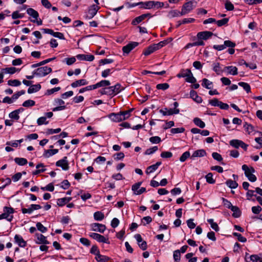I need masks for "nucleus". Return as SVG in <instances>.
<instances>
[{
    "label": "nucleus",
    "instance_id": "obj_25",
    "mask_svg": "<svg viewBox=\"0 0 262 262\" xmlns=\"http://www.w3.org/2000/svg\"><path fill=\"white\" fill-rule=\"evenodd\" d=\"M224 70L225 71L227 70L228 74L232 75H236L238 74L237 69L236 67H234V66L225 67L224 68Z\"/></svg>",
    "mask_w": 262,
    "mask_h": 262
},
{
    "label": "nucleus",
    "instance_id": "obj_2",
    "mask_svg": "<svg viewBox=\"0 0 262 262\" xmlns=\"http://www.w3.org/2000/svg\"><path fill=\"white\" fill-rule=\"evenodd\" d=\"M242 168L244 171L245 176L250 181L254 182L256 181V177L253 174V173L255 172L253 167H249L247 165L244 164L242 166Z\"/></svg>",
    "mask_w": 262,
    "mask_h": 262
},
{
    "label": "nucleus",
    "instance_id": "obj_9",
    "mask_svg": "<svg viewBox=\"0 0 262 262\" xmlns=\"http://www.w3.org/2000/svg\"><path fill=\"white\" fill-rule=\"evenodd\" d=\"M56 166L60 167L63 170H67L69 168V163L67 157H64L63 159L58 160L56 163Z\"/></svg>",
    "mask_w": 262,
    "mask_h": 262
},
{
    "label": "nucleus",
    "instance_id": "obj_50",
    "mask_svg": "<svg viewBox=\"0 0 262 262\" xmlns=\"http://www.w3.org/2000/svg\"><path fill=\"white\" fill-rule=\"evenodd\" d=\"M186 81L191 83H194L196 81V79L193 77L192 72L187 76L185 79Z\"/></svg>",
    "mask_w": 262,
    "mask_h": 262
},
{
    "label": "nucleus",
    "instance_id": "obj_14",
    "mask_svg": "<svg viewBox=\"0 0 262 262\" xmlns=\"http://www.w3.org/2000/svg\"><path fill=\"white\" fill-rule=\"evenodd\" d=\"M159 112L164 116H170L173 114H178L180 113L179 110H173L172 108L168 109L165 108L164 110L161 109Z\"/></svg>",
    "mask_w": 262,
    "mask_h": 262
},
{
    "label": "nucleus",
    "instance_id": "obj_26",
    "mask_svg": "<svg viewBox=\"0 0 262 262\" xmlns=\"http://www.w3.org/2000/svg\"><path fill=\"white\" fill-rule=\"evenodd\" d=\"M45 165L42 163H39L36 166L37 170L33 171L32 174L33 175H37L41 172H43L46 171V169L44 168Z\"/></svg>",
    "mask_w": 262,
    "mask_h": 262
},
{
    "label": "nucleus",
    "instance_id": "obj_18",
    "mask_svg": "<svg viewBox=\"0 0 262 262\" xmlns=\"http://www.w3.org/2000/svg\"><path fill=\"white\" fill-rule=\"evenodd\" d=\"M111 88L114 96L124 90V88L119 83L114 86H111Z\"/></svg>",
    "mask_w": 262,
    "mask_h": 262
},
{
    "label": "nucleus",
    "instance_id": "obj_12",
    "mask_svg": "<svg viewBox=\"0 0 262 262\" xmlns=\"http://www.w3.org/2000/svg\"><path fill=\"white\" fill-rule=\"evenodd\" d=\"M41 208L40 205L37 204H31L29 208H23L21 209L22 213L24 214L29 213L31 214L35 210H38Z\"/></svg>",
    "mask_w": 262,
    "mask_h": 262
},
{
    "label": "nucleus",
    "instance_id": "obj_64",
    "mask_svg": "<svg viewBox=\"0 0 262 262\" xmlns=\"http://www.w3.org/2000/svg\"><path fill=\"white\" fill-rule=\"evenodd\" d=\"M158 168L156 167V166L154 164L150 166H148L146 170V173L147 174H149L156 171Z\"/></svg>",
    "mask_w": 262,
    "mask_h": 262
},
{
    "label": "nucleus",
    "instance_id": "obj_46",
    "mask_svg": "<svg viewBox=\"0 0 262 262\" xmlns=\"http://www.w3.org/2000/svg\"><path fill=\"white\" fill-rule=\"evenodd\" d=\"M169 87V85L167 83H163L158 84L156 85V88L158 90H166Z\"/></svg>",
    "mask_w": 262,
    "mask_h": 262
},
{
    "label": "nucleus",
    "instance_id": "obj_33",
    "mask_svg": "<svg viewBox=\"0 0 262 262\" xmlns=\"http://www.w3.org/2000/svg\"><path fill=\"white\" fill-rule=\"evenodd\" d=\"M36 236L37 239L39 241L38 244H48L49 242L46 239V237L41 234L36 233Z\"/></svg>",
    "mask_w": 262,
    "mask_h": 262
},
{
    "label": "nucleus",
    "instance_id": "obj_1",
    "mask_svg": "<svg viewBox=\"0 0 262 262\" xmlns=\"http://www.w3.org/2000/svg\"><path fill=\"white\" fill-rule=\"evenodd\" d=\"M141 8L150 9L152 8L158 9L164 7V3L160 2L149 1L145 2H140Z\"/></svg>",
    "mask_w": 262,
    "mask_h": 262
},
{
    "label": "nucleus",
    "instance_id": "obj_17",
    "mask_svg": "<svg viewBox=\"0 0 262 262\" xmlns=\"http://www.w3.org/2000/svg\"><path fill=\"white\" fill-rule=\"evenodd\" d=\"M15 242L20 247H26V242L23 239L20 235L16 234L14 236Z\"/></svg>",
    "mask_w": 262,
    "mask_h": 262
},
{
    "label": "nucleus",
    "instance_id": "obj_11",
    "mask_svg": "<svg viewBox=\"0 0 262 262\" xmlns=\"http://www.w3.org/2000/svg\"><path fill=\"white\" fill-rule=\"evenodd\" d=\"M91 226L93 231L99 232L100 233H103L106 229L105 226L100 223H93L91 225Z\"/></svg>",
    "mask_w": 262,
    "mask_h": 262
},
{
    "label": "nucleus",
    "instance_id": "obj_57",
    "mask_svg": "<svg viewBox=\"0 0 262 262\" xmlns=\"http://www.w3.org/2000/svg\"><path fill=\"white\" fill-rule=\"evenodd\" d=\"M9 116L10 118L16 120H18L19 119V114L17 113V112L15 111V110L10 113Z\"/></svg>",
    "mask_w": 262,
    "mask_h": 262
},
{
    "label": "nucleus",
    "instance_id": "obj_60",
    "mask_svg": "<svg viewBox=\"0 0 262 262\" xmlns=\"http://www.w3.org/2000/svg\"><path fill=\"white\" fill-rule=\"evenodd\" d=\"M185 131V128L183 127L180 128H171L170 132L172 134H175L178 133H182Z\"/></svg>",
    "mask_w": 262,
    "mask_h": 262
},
{
    "label": "nucleus",
    "instance_id": "obj_5",
    "mask_svg": "<svg viewBox=\"0 0 262 262\" xmlns=\"http://www.w3.org/2000/svg\"><path fill=\"white\" fill-rule=\"evenodd\" d=\"M193 2L191 0H188L182 6L180 15H185L190 12L195 7L193 5Z\"/></svg>",
    "mask_w": 262,
    "mask_h": 262
},
{
    "label": "nucleus",
    "instance_id": "obj_55",
    "mask_svg": "<svg viewBox=\"0 0 262 262\" xmlns=\"http://www.w3.org/2000/svg\"><path fill=\"white\" fill-rule=\"evenodd\" d=\"M229 21L228 18H225L221 20H219L216 21L215 23L219 27H221L222 26L225 25L227 24Z\"/></svg>",
    "mask_w": 262,
    "mask_h": 262
},
{
    "label": "nucleus",
    "instance_id": "obj_28",
    "mask_svg": "<svg viewBox=\"0 0 262 262\" xmlns=\"http://www.w3.org/2000/svg\"><path fill=\"white\" fill-rule=\"evenodd\" d=\"M58 152L57 149L45 150L43 154V157L49 158L50 157L56 154Z\"/></svg>",
    "mask_w": 262,
    "mask_h": 262
},
{
    "label": "nucleus",
    "instance_id": "obj_10",
    "mask_svg": "<svg viewBox=\"0 0 262 262\" xmlns=\"http://www.w3.org/2000/svg\"><path fill=\"white\" fill-rule=\"evenodd\" d=\"M135 238L136 239L139 247L142 250H145L147 249V243L145 241H143L141 235L136 234L134 236Z\"/></svg>",
    "mask_w": 262,
    "mask_h": 262
},
{
    "label": "nucleus",
    "instance_id": "obj_62",
    "mask_svg": "<svg viewBox=\"0 0 262 262\" xmlns=\"http://www.w3.org/2000/svg\"><path fill=\"white\" fill-rule=\"evenodd\" d=\"M225 6V8L228 11H232L234 8L233 5L229 1H227L226 2Z\"/></svg>",
    "mask_w": 262,
    "mask_h": 262
},
{
    "label": "nucleus",
    "instance_id": "obj_49",
    "mask_svg": "<svg viewBox=\"0 0 262 262\" xmlns=\"http://www.w3.org/2000/svg\"><path fill=\"white\" fill-rule=\"evenodd\" d=\"M61 89L60 87H56L51 89L47 90L45 93L46 95H51L54 93L59 91Z\"/></svg>",
    "mask_w": 262,
    "mask_h": 262
},
{
    "label": "nucleus",
    "instance_id": "obj_35",
    "mask_svg": "<svg viewBox=\"0 0 262 262\" xmlns=\"http://www.w3.org/2000/svg\"><path fill=\"white\" fill-rule=\"evenodd\" d=\"M226 184L231 189H235L237 187L238 184L235 181L229 179L226 182Z\"/></svg>",
    "mask_w": 262,
    "mask_h": 262
},
{
    "label": "nucleus",
    "instance_id": "obj_7",
    "mask_svg": "<svg viewBox=\"0 0 262 262\" xmlns=\"http://www.w3.org/2000/svg\"><path fill=\"white\" fill-rule=\"evenodd\" d=\"M89 236L93 239L96 240L97 242L109 244L110 242L108 238L104 237L101 234L97 233H90Z\"/></svg>",
    "mask_w": 262,
    "mask_h": 262
},
{
    "label": "nucleus",
    "instance_id": "obj_23",
    "mask_svg": "<svg viewBox=\"0 0 262 262\" xmlns=\"http://www.w3.org/2000/svg\"><path fill=\"white\" fill-rule=\"evenodd\" d=\"M88 84V81L85 79L78 80L71 84L73 88H76L80 86L85 85Z\"/></svg>",
    "mask_w": 262,
    "mask_h": 262
},
{
    "label": "nucleus",
    "instance_id": "obj_6",
    "mask_svg": "<svg viewBox=\"0 0 262 262\" xmlns=\"http://www.w3.org/2000/svg\"><path fill=\"white\" fill-rule=\"evenodd\" d=\"M235 46V43L233 42H232L230 40H225L224 42L223 45H214L213 46V48L217 51H222L224 50L227 47L229 48H234Z\"/></svg>",
    "mask_w": 262,
    "mask_h": 262
},
{
    "label": "nucleus",
    "instance_id": "obj_39",
    "mask_svg": "<svg viewBox=\"0 0 262 262\" xmlns=\"http://www.w3.org/2000/svg\"><path fill=\"white\" fill-rule=\"evenodd\" d=\"M242 140H237V139H233L231 140L229 143L230 145L233 146L234 148H238L239 147H241Z\"/></svg>",
    "mask_w": 262,
    "mask_h": 262
},
{
    "label": "nucleus",
    "instance_id": "obj_36",
    "mask_svg": "<svg viewBox=\"0 0 262 262\" xmlns=\"http://www.w3.org/2000/svg\"><path fill=\"white\" fill-rule=\"evenodd\" d=\"M94 218L96 221H100L103 220L104 215L101 211H97L94 213Z\"/></svg>",
    "mask_w": 262,
    "mask_h": 262
},
{
    "label": "nucleus",
    "instance_id": "obj_45",
    "mask_svg": "<svg viewBox=\"0 0 262 262\" xmlns=\"http://www.w3.org/2000/svg\"><path fill=\"white\" fill-rule=\"evenodd\" d=\"M173 256L175 261L179 262L181 258L180 251L179 250L174 251Z\"/></svg>",
    "mask_w": 262,
    "mask_h": 262
},
{
    "label": "nucleus",
    "instance_id": "obj_56",
    "mask_svg": "<svg viewBox=\"0 0 262 262\" xmlns=\"http://www.w3.org/2000/svg\"><path fill=\"white\" fill-rule=\"evenodd\" d=\"M190 156V152L188 151L184 152L180 158L181 162H184L186 159Z\"/></svg>",
    "mask_w": 262,
    "mask_h": 262
},
{
    "label": "nucleus",
    "instance_id": "obj_19",
    "mask_svg": "<svg viewBox=\"0 0 262 262\" xmlns=\"http://www.w3.org/2000/svg\"><path fill=\"white\" fill-rule=\"evenodd\" d=\"M76 57L80 60L92 61L94 59V56L93 55L78 54Z\"/></svg>",
    "mask_w": 262,
    "mask_h": 262
},
{
    "label": "nucleus",
    "instance_id": "obj_54",
    "mask_svg": "<svg viewBox=\"0 0 262 262\" xmlns=\"http://www.w3.org/2000/svg\"><path fill=\"white\" fill-rule=\"evenodd\" d=\"M36 226L37 229L42 233H45L47 231V228L44 227L40 222L37 223Z\"/></svg>",
    "mask_w": 262,
    "mask_h": 262
},
{
    "label": "nucleus",
    "instance_id": "obj_24",
    "mask_svg": "<svg viewBox=\"0 0 262 262\" xmlns=\"http://www.w3.org/2000/svg\"><path fill=\"white\" fill-rule=\"evenodd\" d=\"M157 50H158V49H157L155 45L153 44V45L149 46L146 49H145V50H144V51L143 52V54L145 56H148V55H150V54L154 52H155V51H157Z\"/></svg>",
    "mask_w": 262,
    "mask_h": 262
},
{
    "label": "nucleus",
    "instance_id": "obj_58",
    "mask_svg": "<svg viewBox=\"0 0 262 262\" xmlns=\"http://www.w3.org/2000/svg\"><path fill=\"white\" fill-rule=\"evenodd\" d=\"M149 141L153 144H157L160 143L161 140L158 136H154L149 138Z\"/></svg>",
    "mask_w": 262,
    "mask_h": 262
},
{
    "label": "nucleus",
    "instance_id": "obj_61",
    "mask_svg": "<svg viewBox=\"0 0 262 262\" xmlns=\"http://www.w3.org/2000/svg\"><path fill=\"white\" fill-rule=\"evenodd\" d=\"M167 43H168V41L164 40L155 45L157 49L159 50L162 48L163 47H164V46H165L166 45H167Z\"/></svg>",
    "mask_w": 262,
    "mask_h": 262
},
{
    "label": "nucleus",
    "instance_id": "obj_41",
    "mask_svg": "<svg viewBox=\"0 0 262 262\" xmlns=\"http://www.w3.org/2000/svg\"><path fill=\"white\" fill-rule=\"evenodd\" d=\"M97 88L100 87H105L107 86H109L111 84V82L109 80H102L97 83Z\"/></svg>",
    "mask_w": 262,
    "mask_h": 262
},
{
    "label": "nucleus",
    "instance_id": "obj_20",
    "mask_svg": "<svg viewBox=\"0 0 262 262\" xmlns=\"http://www.w3.org/2000/svg\"><path fill=\"white\" fill-rule=\"evenodd\" d=\"M190 97L196 102L200 103L202 102V99L198 96L197 93L194 90H191L190 92Z\"/></svg>",
    "mask_w": 262,
    "mask_h": 262
},
{
    "label": "nucleus",
    "instance_id": "obj_4",
    "mask_svg": "<svg viewBox=\"0 0 262 262\" xmlns=\"http://www.w3.org/2000/svg\"><path fill=\"white\" fill-rule=\"evenodd\" d=\"M51 68L47 66L37 68L34 71L33 74L38 77H44L52 72Z\"/></svg>",
    "mask_w": 262,
    "mask_h": 262
},
{
    "label": "nucleus",
    "instance_id": "obj_16",
    "mask_svg": "<svg viewBox=\"0 0 262 262\" xmlns=\"http://www.w3.org/2000/svg\"><path fill=\"white\" fill-rule=\"evenodd\" d=\"M213 35V33L210 31L200 32L197 34V37L200 39L206 40Z\"/></svg>",
    "mask_w": 262,
    "mask_h": 262
},
{
    "label": "nucleus",
    "instance_id": "obj_59",
    "mask_svg": "<svg viewBox=\"0 0 262 262\" xmlns=\"http://www.w3.org/2000/svg\"><path fill=\"white\" fill-rule=\"evenodd\" d=\"M206 181L210 184H214L215 180L213 178V176L211 173H209L206 176Z\"/></svg>",
    "mask_w": 262,
    "mask_h": 262
},
{
    "label": "nucleus",
    "instance_id": "obj_29",
    "mask_svg": "<svg viewBox=\"0 0 262 262\" xmlns=\"http://www.w3.org/2000/svg\"><path fill=\"white\" fill-rule=\"evenodd\" d=\"M19 70L17 69L15 67L6 68L2 69V72L4 74H13L17 71H19Z\"/></svg>",
    "mask_w": 262,
    "mask_h": 262
},
{
    "label": "nucleus",
    "instance_id": "obj_48",
    "mask_svg": "<svg viewBox=\"0 0 262 262\" xmlns=\"http://www.w3.org/2000/svg\"><path fill=\"white\" fill-rule=\"evenodd\" d=\"M132 112V110H129L125 112H120V114H121L122 117V120H125L127 118H128L130 116V113Z\"/></svg>",
    "mask_w": 262,
    "mask_h": 262
},
{
    "label": "nucleus",
    "instance_id": "obj_13",
    "mask_svg": "<svg viewBox=\"0 0 262 262\" xmlns=\"http://www.w3.org/2000/svg\"><path fill=\"white\" fill-rule=\"evenodd\" d=\"M139 45L137 42H131L123 47L122 50L124 53L128 54L133 49Z\"/></svg>",
    "mask_w": 262,
    "mask_h": 262
},
{
    "label": "nucleus",
    "instance_id": "obj_32",
    "mask_svg": "<svg viewBox=\"0 0 262 262\" xmlns=\"http://www.w3.org/2000/svg\"><path fill=\"white\" fill-rule=\"evenodd\" d=\"M191 70L190 69H182L181 72L177 75V77L179 78L181 77H187L191 74Z\"/></svg>",
    "mask_w": 262,
    "mask_h": 262
},
{
    "label": "nucleus",
    "instance_id": "obj_51",
    "mask_svg": "<svg viewBox=\"0 0 262 262\" xmlns=\"http://www.w3.org/2000/svg\"><path fill=\"white\" fill-rule=\"evenodd\" d=\"M233 235L234 236L237 237L238 241H239L241 242L245 243L247 241L246 238L243 236L241 234H239L238 233L234 232V233H233Z\"/></svg>",
    "mask_w": 262,
    "mask_h": 262
},
{
    "label": "nucleus",
    "instance_id": "obj_30",
    "mask_svg": "<svg viewBox=\"0 0 262 262\" xmlns=\"http://www.w3.org/2000/svg\"><path fill=\"white\" fill-rule=\"evenodd\" d=\"M202 85L207 89H211L213 87V83L206 78L202 79Z\"/></svg>",
    "mask_w": 262,
    "mask_h": 262
},
{
    "label": "nucleus",
    "instance_id": "obj_3",
    "mask_svg": "<svg viewBox=\"0 0 262 262\" xmlns=\"http://www.w3.org/2000/svg\"><path fill=\"white\" fill-rule=\"evenodd\" d=\"M14 212V209L11 207H5L4 208V213L0 214V220L6 219L8 221L11 222L13 219L12 214Z\"/></svg>",
    "mask_w": 262,
    "mask_h": 262
},
{
    "label": "nucleus",
    "instance_id": "obj_8",
    "mask_svg": "<svg viewBox=\"0 0 262 262\" xmlns=\"http://www.w3.org/2000/svg\"><path fill=\"white\" fill-rule=\"evenodd\" d=\"M99 8V7L97 5H92L86 12L85 18L89 19L92 18L96 14Z\"/></svg>",
    "mask_w": 262,
    "mask_h": 262
},
{
    "label": "nucleus",
    "instance_id": "obj_37",
    "mask_svg": "<svg viewBox=\"0 0 262 262\" xmlns=\"http://www.w3.org/2000/svg\"><path fill=\"white\" fill-rule=\"evenodd\" d=\"M15 162L19 165L23 166L27 164V160L24 158H15Z\"/></svg>",
    "mask_w": 262,
    "mask_h": 262
},
{
    "label": "nucleus",
    "instance_id": "obj_47",
    "mask_svg": "<svg viewBox=\"0 0 262 262\" xmlns=\"http://www.w3.org/2000/svg\"><path fill=\"white\" fill-rule=\"evenodd\" d=\"M35 102L34 100H27L24 102L23 103V106L24 107H28L30 106H33L35 105Z\"/></svg>",
    "mask_w": 262,
    "mask_h": 262
},
{
    "label": "nucleus",
    "instance_id": "obj_44",
    "mask_svg": "<svg viewBox=\"0 0 262 262\" xmlns=\"http://www.w3.org/2000/svg\"><path fill=\"white\" fill-rule=\"evenodd\" d=\"M8 84L10 86H18L21 84V82L17 79L9 80L8 81Z\"/></svg>",
    "mask_w": 262,
    "mask_h": 262
},
{
    "label": "nucleus",
    "instance_id": "obj_27",
    "mask_svg": "<svg viewBox=\"0 0 262 262\" xmlns=\"http://www.w3.org/2000/svg\"><path fill=\"white\" fill-rule=\"evenodd\" d=\"M41 89V85L39 84H37L35 85H31L28 90V93L29 94L33 93L35 92H37L38 91H39Z\"/></svg>",
    "mask_w": 262,
    "mask_h": 262
},
{
    "label": "nucleus",
    "instance_id": "obj_52",
    "mask_svg": "<svg viewBox=\"0 0 262 262\" xmlns=\"http://www.w3.org/2000/svg\"><path fill=\"white\" fill-rule=\"evenodd\" d=\"M158 146H155L151 148L146 149V150L145 152V155H149L152 154L153 153L156 152L157 150H158Z\"/></svg>",
    "mask_w": 262,
    "mask_h": 262
},
{
    "label": "nucleus",
    "instance_id": "obj_53",
    "mask_svg": "<svg viewBox=\"0 0 262 262\" xmlns=\"http://www.w3.org/2000/svg\"><path fill=\"white\" fill-rule=\"evenodd\" d=\"M46 120V117H41L37 119V123L38 125H41L43 124H47L49 122Z\"/></svg>",
    "mask_w": 262,
    "mask_h": 262
},
{
    "label": "nucleus",
    "instance_id": "obj_31",
    "mask_svg": "<svg viewBox=\"0 0 262 262\" xmlns=\"http://www.w3.org/2000/svg\"><path fill=\"white\" fill-rule=\"evenodd\" d=\"M27 12L28 14H29L30 16H32L33 18L35 19H37L38 17L39 16L38 13L37 11L35 10L34 9L32 8H28L27 10Z\"/></svg>",
    "mask_w": 262,
    "mask_h": 262
},
{
    "label": "nucleus",
    "instance_id": "obj_38",
    "mask_svg": "<svg viewBox=\"0 0 262 262\" xmlns=\"http://www.w3.org/2000/svg\"><path fill=\"white\" fill-rule=\"evenodd\" d=\"M193 122L196 126L201 128H203L205 127V123L199 118H194Z\"/></svg>",
    "mask_w": 262,
    "mask_h": 262
},
{
    "label": "nucleus",
    "instance_id": "obj_22",
    "mask_svg": "<svg viewBox=\"0 0 262 262\" xmlns=\"http://www.w3.org/2000/svg\"><path fill=\"white\" fill-rule=\"evenodd\" d=\"M206 152L204 149H199L193 152L191 157V158L193 159L195 157H202L206 156Z\"/></svg>",
    "mask_w": 262,
    "mask_h": 262
},
{
    "label": "nucleus",
    "instance_id": "obj_63",
    "mask_svg": "<svg viewBox=\"0 0 262 262\" xmlns=\"http://www.w3.org/2000/svg\"><path fill=\"white\" fill-rule=\"evenodd\" d=\"M212 156L214 160L221 162L223 160V158L220 154L217 152H214L212 154Z\"/></svg>",
    "mask_w": 262,
    "mask_h": 262
},
{
    "label": "nucleus",
    "instance_id": "obj_34",
    "mask_svg": "<svg viewBox=\"0 0 262 262\" xmlns=\"http://www.w3.org/2000/svg\"><path fill=\"white\" fill-rule=\"evenodd\" d=\"M95 259L98 262H106L110 259V258L105 255H101L99 253L96 255Z\"/></svg>",
    "mask_w": 262,
    "mask_h": 262
},
{
    "label": "nucleus",
    "instance_id": "obj_42",
    "mask_svg": "<svg viewBox=\"0 0 262 262\" xmlns=\"http://www.w3.org/2000/svg\"><path fill=\"white\" fill-rule=\"evenodd\" d=\"M231 210L233 212L232 214L233 216L234 217H238L240 216L241 213L237 207L234 206L233 207H232Z\"/></svg>",
    "mask_w": 262,
    "mask_h": 262
},
{
    "label": "nucleus",
    "instance_id": "obj_15",
    "mask_svg": "<svg viewBox=\"0 0 262 262\" xmlns=\"http://www.w3.org/2000/svg\"><path fill=\"white\" fill-rule=\"evenodd\" d=\"M151 17L150 13H146L142 14L141 15H140L137 17H136L135 19H134L132 22V24L133 25H137V24L141 23L143 20H144L146 17Z\"/></svg>",
    "mask_w": 262,
    "mask_h": 262
},
{
    "label": "nucleus",
    "instance_id": "obj_40",
    "mask_svg": "<svg viewBox=\"0 0 262 262\" xmlns=\"http://www.w3.org/2000/svg\"><path fill=\"white\" fill-rule=\"evenodd\" d=\"M244 128L249 134L252 133L254 131V127L251 124H248L247 122L245 123Z\"/></svg>",
    "mask_w": 262,
    "mask_h": 262
},
{
    "label": "nucleus",
    "instance_id": "obj_21",
    "mask_svg": "<svg viewBox=\"0 0 262 262\" xmlns=\"http://www.w3.org/2000/svg\"><path fill=\"white\" fill-rule=\"evenodd\" d=\"M108 117L110 119L115 122H120L122 121L121 119L122 116L120 113H112L109 115Z\"/></svg>",
    "mask_w": 262,
    "mask_h": 262
},
{
    "label": "nucleus",
    "instance_id": "obj_43",
    "mask_svg": "<svg viewBox=\"0 0 262 262\" xmlns=\"http://www.w3.org/2000/svg\"><path fill=\"white\" fill-rule=\"evenodd\" d=\"M238 85L242 86L246 91L247 93H248L250 92L251 88L248 83L244 82H240L238 83Z\"/></svg>",
    "mask_w": 262,
    "mask_h": 262
}]
</instances>
